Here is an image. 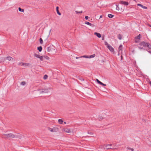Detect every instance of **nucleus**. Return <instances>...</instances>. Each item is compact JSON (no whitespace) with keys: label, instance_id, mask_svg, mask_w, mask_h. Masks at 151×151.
Here are the masks:
<instances>
[{"label":"nucleus","instance_id":"1","mask_svg":"<svg viewBox=\"0 0 151 151\" xmlns=\"http://www.w3.org/2000/svg\"><path fill=\"white\" fill-rule=\"evenodd\" d=\"M15 136L12 133L5 134L3 135V137L4 138H14Z\"/></svg>","mask_w":151,"mask_h":151},{"label":"nucleus","instance_id":"2","mask_svg":"<svg viewBox=\"0 0 151 151\" xmlns=\"http://www.w3.org/2000/svg\"><path fill=\"white\" fill-rule=\"evenodd\" d=\"M105 45L106 46L107 48L109 50L113 53H114V50L113 48L106 41L104 42Z\"/></svg>","mask_w":151,"mask_h":151},{"label":"nucleus","instance_id":"3","mask_svg":"<svg viewBox=\"0 0 151 151\" xmlns=\"http://www.w3.org/2000/svg\"><path fill=\"white\" fill-rule=\"evenodd\" d=\"M50 88H45L44 89H39L38 90L40 91V93H46L48 92Z\"/></svg>","mask_w":151,"mask_h":151},{"label":"nucleus","instance_id":"4","mask_svg":"<svg viewBox=\"0 0 151 151\" xmlns=\"http://www.w3.org/2000/svg\"><path fill=\"white\" fill-rule=\"evenodd\" d=\"M63 131L68 133L71 134L73 133V131L70 129L64 128L63 129Z\"/></svg>","mask_w":151,"mask_h":151},{"label":"nucleus","instance_id":"5","mask_svg":"<svg viewBox=\"0 0 151 151\" xmlns=\"http://www.w3.org/2000/svg\"><path fill=\"white\" fill-rule=\"evenodd\" d=\"M34 56L35 57L39 58L42 61L43 60V56H42L36 53H34Z\"/></svg>","mask_w":151,"mask_h":151},{"label":"nucleus","instance_id":"6","mask_svg":"<svg viewBox=\"0 0 151 151\" xmlns=\"http://www.w3.org/2000/svg\"><path fill=\"white\" fill-rule=\"evenodd\" d=\"M48 130L52 132H56V128L55 127L51 128L49 127L47 128Z\"/></svg>","mask_w":151,"mask_h":151},{"label":"nucleus","instance_id":"7","mask_svg":"<svg viewBox=\"0 0 151 151\" xmlns=\"http://www.w3.org/2000/svg\"><path fill=\"white\" fill-rule=\"evenodd\" d=\"M29 64L28 63H20L18 64V65H23L24 66H28Z\"/></svg>","mask_w":151,"mask_h":151},{"label":"nucleus","instance_id":"8","mask_svg":"<svg viewBox=\"0 0 151 151\" xmlns=\"http://www.w3.org/2000/svg\"><path fill=\"white\" fill-rule=\"evenodd\" d=\"M139 45L141 46L145 47L147 45V43L144 42H142L140 43Z\"/></svg>","mask_w":151,"mask_h":151},{"label":"nucleus","instance_id":"9","mask_svg":"<svg viewBox=\"0 0 151 151\" xmlns=\"http://www.w3.org/2000/svg\"><path fill=\"white\" fill-rule=\"evenodd\" d=\"M111 145H106L104 146V148L106 149H109L111 148Z\"/></svg>","mask_w":151,"mask_h":151},{"label":"nucleus","instance_id":"10","mask_svg":"<svg viewBox=\"0 0 151 151\" xmlns=\"http://www.w3.org/2000/svg\"><path fill=\"white\" fill-rule=\"evenodd\" d=\"M120 4H123L125 5H128V3L127 1H121L119 2Z\"/></svg>","mask_w":151,"mask_h":151},{"label":"nucleus","instance_id":"11","mask_svg":"<svg viewBox=\"0 0 151 151\" xmlns=\"http://www.w3.org/2000/svg\"><path fill=\"white\" fill-rule=\"evenodd\" d=\"M94 35L96 36L98 38H100L101 37V35L100 33L97 32H94Z\"/></svg>","mask_w":151,"mask_h":151},{"label":"nucleus","instance_id":"12","mask_svg":"<svg viewBox=\"0 0 151 151\" xmlns=\"http://www.w3.org/2000/svg\"><path fill=\"white\" fill-rule=\"evenodd\" d=\"M51 49H52L53 50H54V49L52 48V46H50V47H48L47 48V51L48 52H49L51 50Z\"/></svg>","mask_w":151,"mask_h":151},{"label":"nucleus","instance_id":"13","mask_svg":"<svg viewBox=\"0 0 151 151\" xmlns=\"http://www.w3.org/2000/svg\"><path fill=\"white\" fill-rule=\"evenodd\" d=\"M6 58L7 59L10 61H12L13 59L12 57L9 56H7Z\"/></svg>","mask_w":151,"mask_h":151},{"label":"nucleus","instance_id":"14","mask_svg":"<svg viewBox=\"0 0 151 151\" xmlns=\"http://www.w3.org/2000/svg\"><path fill=\"white\" fill-rule=\"evenodd\" d=\"M63 122V121L62 119H60L58 120V122L60 124H62Z\"/></svg>","mask_w":151,"mask_h":151},{"label":"nucleus","instance_id":"15","mask_svg":"<svg viewBox=\"0 0 151 151\" xmlns=\"http://www.w3.org/2000/svg\"><path fill=\"white\" fill-rule=\"evenodd\" d=\"M6 60V58L4 57H2L0 58V62H4Z\"/></svg>","mask_w":151,"mask_h":151},{"label":"nucleus","instance_id":"16","mask_svg":"<svg viewBox=\"0 0 151 151\" xmlns=\"http://www.w3.org/2000/svg\"><path fill=\"white\" fill-rule=\"evenodd\" d=\"M85 24L90 26H93V25L92 24L88 22H86Z\"/></svg>","mask_w":151,"mask_h":151},{"label":"nucleus","instance_id":"17","mask_svg":"<svg viewBox=\"0 0 151 151\" xmlns=\"http://www.w3.org/2000/svg\"><path fill=\"white\" fill-rule=\"evenodd\" d=\"M96 55L95 54H93L92 55L89 56V58H94Z\"/></svg>","mask_w":151,"mask_h":151},{"label":"nucleus","instance_id":"18","mask_svg":"<svg viewBox=\"0 0 151 151\" xmlns=\"http://www.w3.org/2000/svg\"><path fill=\"white\" fill-rule=\"evenodd\" d=\"M37 49L39 52H41L42 49V48L41 46L38 47H37Z\"/></svg>","mask_w":151,"mask_h":151},{"label":"nucleus","instance_id":"19","mask_svg":"<svg viewBox=\"0 0 151 151\" xmlns=\"http://www.w3.org/2000/svg\"><path fill=\"white\" fill-rule=\"evenodd\" d=\"M80 58H89V56L84 55L83 56H81L80 57Z\"/></svg>","mask_w":151,"mask_h":151},{"label":"nucleus","instance_id":"20","mask_svg":"<svg viewBox=\"0 0 151 151\" xmlns=\"http://www.w3.org/2000/svg\"><path fill=\"white\" fill-rule=\"evenodd\" d=\"M114 15L111 14H109L108 15V17L109 18H112L113 17H114Z\"/></svg>","mask_w":151,"mask_h":151},{"label":"nucleus","instance_id":"21","mask_svg":"<svg viewBox=\"0 0 151 151\" xmlns=\"http://www.w3.org/2000/svg\"><path fill=\"white\" fill-rule=\"evenodd\" d=\"M40 44H42L43 43V41L42 39L41 38L40 39Z\"/></svg>","mask_w":151,"mask_h":151},{"label":"nucleus","instance_id":"22","mask_svg":"<svg viewBox=\"0 0 151 151\" xmlns=\"http://www.w3.org/2000/svg\"><path fill=\"white\" fill-rule=\"evenodd\" d=\"M26 84V83L24 81H23L21 82V85L22 86H24Z\"/></svg>","mask_w":151,"mask_h":151},{"label":"nucleus","instance_id":"23","mask_svg":"<svg viewBox=\"0 0 151 151\" xmlns=\"http://www.w3.org/2000/svg\"><path fill=\"white\" fill-rule=\"evenodd\" d=\"M19 10L20 12H24V10L23 9H21L19 7Z\"/></svg>","mask_w":151,"mask_h":151},{"label":"nucleus","instance_id":"24","mask_svg":"<svg viewBox=\"0 0 151 151\" xmlns=\"http://www.w3.org/2000/svg\"><path fill=\"white\" fill-rule=\"evenodd\" d=\"M47 77H48V76H47V75H44V77H43V79H46L47 78Z\"/></svg>","mask_w":151,"mask_h":151},{"label":"nucleus","instance_id":"25","mask_svg":"<svg viewBox=\"0 0 151 151\" xmlns=\"http://www.w3.org/2000/svg\"><path fill=\"white\" fill-rule=\"evenodd\" d=\"M136 38L139 40L140 38V35L139 34Z\"/></svg>","mask_w":151,"mask_h":151},{"label":"nucleus","instance_id":"26","mask_svg":"<svg viewBox=\"0 0 151 151\" xmlns=\"http://www.w3.org/2000/svg\"><path fill=\"white\" fill-rule=\"evenodd\" d=\"M58 7L57 6V14H59V15H61V13L59 12L58 10Z\"/></svg>","mask_w":151,"mask_h":151},{"label":"nucleus","instance_id":"27","mask_svg":"<svg viewBox=\"0 0 151 151\" xmlns=\"http://www.w3.org/2000/svg\"><path fill=\"white\" fill-rule=\"evenodd\" d=\"M122 45H120L119 47V51L122 50Z\"/></svg>","mask_w":151,"mask_h":151},{"label":"nucleus","instance_id":"28","mask_svg":"<svg viewBox=\"0 0 151 151\" xmlns=\"http://www.w3.org/2000/svg\"><path fill=\"white\" fill-rule=\"evenodd\" d=\"M43 56V57H44V58H46L47 60H49V58L47 56Z\"/></svg>","mask_w":151,"mask_h":151},{"label":"nucleus","instance_id":"29","mask_svg":"<svg viewBox=\"0 0 151 151\" xmlns=\"http://www.w3.org/2000/svg\"><path fill=\"white\" fill-rule=\"evenodd\" d=\"M75 12H76V14H78V13L81 14L82 13V12L81 11V12H78L77 11H76Z\"/></svg>","mask_w":151,"mask_h":151},{"label":"nucleus","instance_id":"30","mask_svg":"<svg viewBox=\"0 0 151 151\" xmlns=\"http://www.w3.org/2000/svg\"><path fill=\"white\" fill-rule=\"evenodd\" d=\"M96 81L99 84H100V83H101V82L98 79H96Z\"/></svg>","mask_w":151,"mask_h":151},{"label":"nucleus","instance_id":"31","mask_svg":"<svg viewBox=\"0 0 151 151\" xmlns=\"http://www.w3.org/2000/svg\"><path fill=\"white\" fill-rule=\"evenodd\" d=\"M118 38L120 40L122 39V36L120 35H119L118 36Z\"/></svg>","mask_w":151,"mask_h":151},{"label":"nucleus","instance_id":"32","mask_svg":"<svg viewBox=\"0 0 151 151\" xmlns=\"http://www.w3.org/2000/svg\"><path fill=\"white\" fill-rule=\"evenodd\" d=\"M139 40H138V39H137L136 38H135V42H139Z\"/></svg>","mask_w":151,"mask_h":151},{"label":"nucleus","instance_id":"33","mask_svg":"<svg viewBox=\"0 0 151 151\" xmlns=\"http://www.w3.org/2000/svg\"><path fill=\"white\" fill-rule=\"evenodd\" d=\"M147 46L150 49H151V45H150L148 44H147Z\"/></svg>","mask_w":151,"mask_h":151},{"label":"nucleus","instance_id":"34","mask_svg":"<svg viewBox=\"0 0 151 151\" xmlns=\"http://www.w3.org/2000/svg\"><path fill=\"white\" fill-rule=\"evenodd\" d=\"M142 8H143L144 9H147V7L144 6L143 5L142 6Z\"/></svg>","mask_w":151,"mask_h":151},{"label":"nucleus","instance_id":"35","mask_svg":"<svg viewBox=\"0 0 151 151\" xmlns=\"http://www.w3.org/2000/svg\"><path fill=\"white\" fill-rule=\"evenodd\" d=\"M116 9L118 11H119V8L118 6H117L116 7Z\"/></svg>","mask_w":151,"mask_h":151},{"label":"nucleus","instance_id":"36","mask_svg":"<svg viewBox=\"0 0 151 151\" xmlns=\"http://www.w3.org/2000/svg\"><path fill=\"white\" fill-rule=\"evenodd\" d=\"M99 120H101V119H103V117L101 116H100L99 117Z\"/></svg>","mask_w":151,"mask_h":151},{"label":"nucleus","instance_id":"37","mask_svg":"<svg viewBox=\"0 0 151 151\" xmlns=\"http://www.w3.org/2000/svg\"><path fill=\"white\" fill-rule=\"evenodd\" d=\"M101 83H100V84L101 85H103V86H106V84L103 83L102 82H101Z\"/></svg>","mask_w":151,"mask_h":151},{"label":"nucleus","instance_id":"38","mask_svg":"<svg viewBox=\"0 0 151 151\" xmlns=\"http://www.w3.org/2000/svg\"><path fill=\"white\" fill-rule=\"evenodd\" d=\"M127 149H129V150H131L132 151H133L134 150V149L133 148H129V147H127Z\"/></svg>","mask_w":151,"mask_h":151},{"label":"nucleus","instance_id":"39","mask_svg":"<svg viewBox=\"0 0 151 151\" xmlns=\"http://www.w3.org/2000/svg\"><path fill=\"white\" fill-rule=\"evenodd\" d=\"M137 5L138 6H141V7H142V5L140 4H137Z\"/></svg>","mask_w":151,"mask_h":151},{"label":"nucleus","instance_id":"40","mask_svg":"<svg viewBox=\"0 0 151 151\" xmlns=\"http://www.w3.org/2000/svg\"><path fill=\"white\" fill-rule=\"evenodd\" d=\"M85 18L86 20H87L88 19V17L87 16H86L85 17Z\"/></svg>","mask_w":151,"mask_h":151},{"label":"nucleus","instance_id":"41","mask_svg":"<svg viewBox=\"0 0 151 151\" xmlns=\"http://www.w3.org/2000/svg\"><path fill=\"white\" fill-rule=\"evenodd\" d=\"M139 49H140V50H142V49H143V48L142 47H139Z\"/></svg>","mask_w":151,"mask_h":151},{"label":"nucleus","instance_id":"42","mask_svg":"<svg viewBox=\"0 0 151 151\" xmlns=\"http://www.w3.org/2000/svg\"><path fill=\"white\" fill-rule=\"evenodd\" d=\"M80 58V57H76V59H78L79 58Z\"/></svg>","mask_w":151,"mask_h":151},{"label":"nucleus","instance_id":"43","mask_svg":"<svg viewBox=\"0 0 151 151\" xmlns=\"http://www.w3.org/2000/svg\"><path fill=\"white\" fill-rule=\"evenodd\" d=\"M102 17V15H101L100 16V17H99V19H100V18H101Z\"/></svg>","mask_w":151,"mask_h":151},{"label":"nucleus","instance_id":"44","mask_svg":"<svg viewBox=\"0 0 151 151\" xmlns=\"http://www.w3.org/2000/svg\"><path fill=\"white\" fill-rule=\"evenodd\" d=\"M102 40H104V37H102Z\"/></svg>","mask_w":151,"mask_h":151},{"label":"nucleus","instance_id":"45","mask_svg":"<svg viewBox=\"0 0 151 151\" xmlns=\"http://www.w3.org/2000/svg\"><path fill=\"white\" fill-rule=\"evenodd\" d=\"M19 139H21V136H20L19 137Z\"/></svg>","mask_w":151,"mask_h":151},{"label":"nucleus","instance_id":"46","mask_svg":"<svg viewBox=\"0 0 151 151\" xmlns=\"http://www.w3.org/2000/svg\"><path fill=\"white\" fill-rule=\"evenodd\" d=\"M64 123L65 124H66V122H64Z\"/></svg>","mask_w":151,"mask_h":151},{"label":"nucleus","instance_id":"47","mask_svg":"<svg viewBox=\"0 0 151 151\" xmlns=\"http://www.w3.org/2000/svg\"><path fill=\"white\" fill-rule=\"evenodd\" d=\"M121 59H122V56H121Z\"/></svg>","mask_w":151,"mask_h":151},{"label":"nucleus","instance_id":"48","mask_svg":"<svg viewBox=\"0 0 151 151\" xmlns=\"http://www.w3.org/2000/svg\"><path fill=\"white\" fill-rule=\"evenodd\" d=\"M57 7H56V9H57Z\"/></svg>","mask_w":151,"mask_h":151},{"label":"nucleus","instance_id":"49","mask_svg":"<svg viewBox=\"0 0 151 151\" xmlns=\"http://www.w3.org/2000/svg\"><path fill=\"white\" fill-rule=\"evenodd\" d=\"M121 10L123 11V10H122V9H121Z\"/></svg>","mask_w":151,"mask_h":151},{"label":"nucleus","instance_id":"50","mask_svg":"<svg viewBox=\"0 0 151 151\" xmlns=\"http://www.w3.org/2000/svg\"><path fill=\"white\" fill-rule=\"evenodd\" d=\"M150 26L151 27V25H150Z\"/></svg>","mask_w":151,"mask_h":151},{"label":"nucleus","instance_id":"51","mask_svg":"<svg viewBox=\"0 0 151 151\" xmlns=\"http://www.w3.org/2000/svg\"><path fill=\"white\" fill-rule=\"evenodd\" d=\"M118 55H119V54H118Z\"/></svg>","mask_w":151,"mask_h":151}]
</instances>
